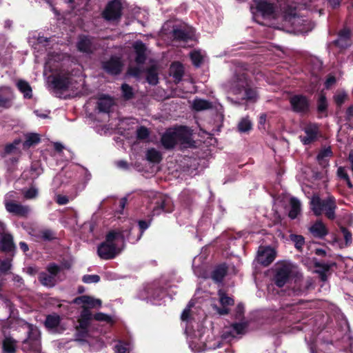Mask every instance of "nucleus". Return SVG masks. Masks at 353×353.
I'll list each match as a JSON object with an SVG mask.
<instances>
[{"instance_id": "nucleus-1", "label": "nucleus", "mask_w": 353, "mask_h": 353, "mask_svg": "<svg viewBox=\"0 0 353 353\" xmlns=\"http://www.w3.org/2000/svg\"><path fill=\"white\" fill-rule=\"evenodd\" d=\"M178 141L189 143L190 137L186 127L181 126L177 129H168L163 133L161 139L162 145L167 150L173 149Z\"/></svg>"}, {"instance_id": "nucleus-2", "label": "nucleus", "mask_w": 353, "mask_h": 353, "mask_svg": "<svg viewBox=\"0 0 353 353\" xmlns=\"http://www.w3.org/2000/svg\"><path fill=\"white\" fill-rule=\"evenodd\" d=\"M28 327L27 337L22 341L21 350L25 353H41V334L34 325L26 322Z\"/></svg>"}, {"instance_id": "nucleus-3", "label": "nucleus", "mask_w": 353, "mask_h": 353, "mask_svg": "<svg viewBox=\"0 0 353 353\" xmlns=\"http://www.w3.org/2000/svg\"><path fill=\"white\" fill-rule=\"evenodd\" d=\"M47 272H41L38 275L39 283L46 288L54 287L62 279L59 277L61 268L55 263H50L46 267Z\"/></svg>"}, {"instance_id": "nucleus-4", "label": "nucleus", "mask_w": 353, "mask_h": 353, "mask_svg": "<svg viewBox=\"0 0 353 353\" xmlns=\"http://www.w3.org/2000/svg\"><path fill=\"white\" fill-rule=\"evenodd\" d=\"M310 208L316 216L325 214L330 220H334L336 217V205L334 200H310Z\"/></svg>"}, {"instance_id": "nucleus-5", "label": "nucleus", "mask_w": 353, "mask_h": 353, "mask_svg": "<svg viewBox=\"0 0 353 353\" xmlns=\"http://www.w3.org/2000/svg\"><path fill=\"white\" fill-rule=\"evenodd\" d=\"M289 102L292 111L295 113L307 114L310 112V99L305 94H294L290 97Z\"/></svg>"}, {"instance_id": "nucleus-6", "label": "nucleus", "mask_w": 353, "mask_h": 353, "mask_svg": "<svg viewBox=\"0 0 353 353\" xmlns=\"http://www.w3.org/2000/svg\"><path fill=\"white\" fill-rule=\"evenodd\" d=\"M122 10L123 6L120 0H111L102 12V17L108 21L119 20L122 16Z\"/></svg>"}, {"instance_id": "nucleus-7", "label": "nucleus", "mask_w": 353, "mask_h": 353, "mask_svg": "<svg viewBox=\"0 0 353 353\" xmlns=\"http://www.w3.org/2000/svg\"><path fill=\"white\" fill-rule=\"evenodd\" d=\"M123 63L121 59L117 56H112L108 60L101 63V68L107 74L117 76L121 73Z\"/></svg>"}, {"instance_id": "nucleus-8", "label": "nucleus", "mask_w": 353, "mask_h": 353, "mask_svg": "<svg viewBox=\"0 0 353 353\" xmlns=\"http://www.w3.org/2000/svg\"><path fill=\"white\" fill-rule=\"evenodd\" d=\"M76 48L79 52L88 55L94 54L97 50L93 38L85 34L79 35Z\"/></svg>"}, {"instance_id": "nucleus-9", "label": "nucleus", "mask_w": 353, "mask_h": 353, "mask_svg": "<svg viewBox=\"0 0 353 353\" xmlns=\"http://www.w3.org/2000/svg\"><path fill=\"white\" fill-rule=\"evenodd\" d=\"M339 228L344 241L340 239L336 234H332L330 243L332 245L337 244L340 248L350 247L353 242L352 233L347 228L342 225H339Z\"/></svg>"}, {"instance_id": "nucleus-10", "label": "nucleus", "mask_w": 353, "mask_h": 353, "mask_svg": "<svg viewBox=\"0 0 353 353\" xmlns=\"http://www.w3.org/2000/svg\"><path fill=\"white\" fill-rule=\"evenodd\" d=\"M120 252L117 244H110L105 241L101 243L97 248V254L101 259H113Z\"/></svg>"}, {"instance_id": "nucleus-11", "label": "nucleus", "mask_w": 353, "mask_h": 353, "mask_svg": "<svg viewBox=\"0 0 353 353\" xmlns=\"http://www.w3.org/2000/svg\"><path fill=\"white\" fill-rule=\"evenodd\" d=\"M336 262L323 263L317 260L314 261V267L316 268L315 272L319 274V279L321 281L325 282L328 276L332 274L333 267H336Z\"/></svg>"}, {"instance_id": "nucleus-12", "label": "nucleus", "mask_w": 353, "mask_h": 353, "mask_svg": "<svg viewBox=\"0 0 353 353\" xmlns=\"http://www.w3.org/2000/svg\"><path fill=\"white\" fill-rule=\"evenodd\" d=\"M17 247L13 240V236L10 233L1 234L0 237V252L8 254L14 256Z\"/></svg>"}, {"instance_id": "nucleus-13", "label": "nucleus", "mask_w": 353, "mask_h": 353, "mask_svg": "<svg viewBox=\"0 0 353 353\" xmlns=\"http://www.w3.org/2000/svg\"><path fill=\"white\" fill-rule=\"evenodd\" d=\"M291 270L287 266L279 267L276 270L273 277L274 284L279 287H283L290 280Z\"/></svg>"}, {"instance_id": "nucleus-14", "label": "nucleus", "mask_w": 353, "mask_h": 353, "mask_svg": "<svg viewBox=\"0 0 353 353\" xmlns=\"http://www.w3.org/2000/svg\"><path fill=\"white\" fill-rule=\"evenodd\" d=\"M5 207L8 212L21 217L26 216L30 212L28 206L17 203L14 202V200H6Z\"/></svg>"}, {"instance_id": "nucleus-15", "label": "nucleus", "mask_w": 353, "mask_h": 353, "mask_svg": "<svg viewBox=\"0 0 353 353\" xmlns=\"http://www.w3.org/2000/svg\"><path fill=\"white\" fill-rule=\"evenodd\" d=\"M276 257L275 251L270 247H260L258 252V261L263 266H268L271 264Z\"/></svg>"}, {"instance_id": "nucleus-16", "label": "nucleus", "mask_w": 353, "mask_h": 353, "mask_svg": "<svg viewBox=\"0 0 353 353\" xmlns=\"http://www.w3.org/2000/svg\"><path fill=\"white\" fill-rule=\"evenodd\" d=\"M14 98L12 89L9 86L0 87V107L8 109Z\"/></svg>"}, {"instance_id": "nucleus-17", "label": "nucleus", "mask_w": 353, "mask_h": 353, "mask_svg": "<svg viewBox=\"0 0 353 353\" xmlns=\"http://www.w3.org/2000/svg\"><path fill=\"white\" fill-rule=\"evenodd\" d=\"M308 230L314 238L319 239H323L329 233L328 228L321 220H316Z\"/></svg>"}, {"instance_id": "nucleus-18", "label": "nucleus", "mask_w": 353, "mask_h": 353, "mask_svg": "<svg viewBox=\"0 0 353 353\" xmlns=\"http://www.w3.org/2000/svg\"><path fill=\"white\" fill-rule=\"evenodd\" d=\"M256 12L263 17H270L275 12V6L273 3L268 0H254Z\"/></svg>"}, {"instance_id": "nucleus-19", "label": "nucleus", "mask_w": 353, "mask_h": 353, "mask_svg": "<svg viewBox=\"0 0 353 353\" xmlns=\"http://www.w3.org/2000/svg\"><path fill=\"white\" fill-rule=\"evenodd\" d=\"M304 132L306 136L301 138V141L304 145H309L317 139L319 127L316 123H310L305 127Z\"/></svg>"}, {"instance_id": "nucleus-20", "label": "nucleus", "mask_w": 353, "mask_h": 353, "mask_svg": "<svg viewBox=\"0 0 353 353\" xmlns=\"http://www.w3.org/2000/svg\"><path fill=\"white\" fill-rule=\"evenodd\" d=\"M228 272V265L226 263L216 265L211 272L210 278L216 284L221 283Z\"/></svg>"}, {"instance_id": "nucleus-21", "label": "nucleus", "mask_w": 353, "mask_h": 353, "mask_svg": "<svg viewBox=\"0 0 353 353\" xmlns=\"http://www.w3.org/2000/svg\"><path fill=\"white\" fill-rule=\"evenodd\" d=\"M97 107L99 112L110 113L114 102L112 97L102 94L97 97Z\"/></svg>"}, {"instance_id": "nucleus-22", "label": "nucleus", "mask_w": 353, "mask_h": 353, "mask_svg": "<svg viewBox=\"0 0 353 353\" xmlns=\"http://www.w3.org/2000/svg\"><path fill=\"white\" fill-rule=\"evenodd\" d=\"M72 302L77 305L83 304V305L88 307V310L91 308L100 307L102 305V301L100 299H94L88 295L77 296L74 299Z\"/></svg>"}, {"instance_id": "nucleus-23", "label": "nucleus", "mask_w": 353, "mask_h": 353, "mask_svg": "<svg viewBox=\"0 0 353 353\" xmlns=\"http://www.w3.org/2000/svg\"><path fill=\"white\" fill-rule=\"evenodd\" d=\"M92 318V314L90 310H88V307L85 305H82V310L78 319L79 324L77 326L81 330H88Z\"/></svg>"}, {"instance_id": "nucleus-24", "label": "nucleus", "mask_w": 353, "mask_h": 353, "mask_svg": "<svg viewBox=\"0 0 353 353\" xmlns=\"http://www.w3.org/2000/svg\"><path fill=\"white\" fill-rule=\"evenodd\" d=\"M133 48L134 50L136 57L135 61L137 64H143L147 59L146 46L141 41H137L134 43Z\"/></svg>"}, {"instance_id": "nucleus-25", "label": "nucleus", "mask_w": 353, "mask_h": 353, "mask_svg": "<svg viewBox=\"0 0 353 353\" xmlns=\"http://www.w3.org/2000/svg\"><path fill=\"white\" fill-rule=\"evenodd\" d=\"M311 283L309 281L296 280L294 286L289 290L288 294L301 296L307 291Z\"/></svg>"}, {"instance_id": "nucleus-26", "label": "nucleus", "mask_w": 353, "mask_h": 353, "mask_svg": "<svg viewBox=\"0 0 353 353\" xmlns=\"http://www.w3.org/2000/svg\"><path fill=\"white\" fill-rule=\"evenodd\" d=\"M52 84L54 90L65 91L70 87V78L65 75L56 76L53 78Z\"/></svg>"}, {"instance_id": "nucleus-27", "label": "nucleus", "mask_w": 353, "mask_h": 353, "mask_svg": "<svg viewBox=\"0 0 353 353\" xmlns=\"http://www.w3.org/2000/svg\"><path fill=\"white\" fill-rule=\"evenodd\" d=\"M316 111L319 114V118L327 116L328 103L327 98L323 93H321L318 97L316 101Z\"/></svg>"}, {"instance_id": "nucleus-28", "label": "nucleus", "mask_w": 353, "mask_h": 353, "mask_svg": "<svg viewBox=\"0 0 353 353\" xmlns=\"http://www.w3.org/2000/svg\"><path fill=\"white\" fill-rule=\"evenodd\" d=\"M170 74L172 76L175 83H179L184 75V68L179 61L174 62L170 65Z\"/></svg>"}, {"instance_id": "nucleus-29", "label": "nucleus", "mask_w": 353, "mask_h": 353, "mask_svg": "<svg viewBox=\"0 0 353 353\" xmlns=\"http://www.w3.org/2000/svg\"><path fill=\"white\" fill-rule=\"evenodd\" d=\"M174 210L172 200H161L157 203V206L152 210L153 216L159 215L161 212H172Z\"/></svg>"}, {"instance_id": "nucleus-30", "label": "nucleus", "mask_w": 353, "mask_h": 353, "mask_svg": "<svg viewBox=\"0 0 353 353\" xmlns=\"http://www.w3.org/2000/svg\"><path fill=\"white\" fill-rule=\"evenodd\" d=\"M338 39L334 43L336 46L345 48L348 46L347 42L351 38V31L349 28H344L339 32Z\"/></svg>"}, {"instance_id": "nucleus-31", "label": "nucleus", "mask_w": 353, "mask_h": 353, "mask_svg": "<svg viewBox=\"0 0 353 353\" xmlns=\"http://www.w3.org/2000/svg\"><path fill=\"white\" fill-rule=\"evenodd\" d=\"M121 241L124 243L125 236L123 232L121 230H112L109 231L105 235V241L110 244H116L115 241Z\"/></svg>"}, {"instance_id": "nucleus-32", "label": "nucleus", "mask_w": 353, "mask_h": 353, "mask_svg": "<svg viewBox=\"0 0 353 353\" xmlns=\"http://www.w3.org/2000/svg\"><path fill=\"white\" fill-rule=\"evenodd\" d=\"M17 341L11 336H5L2 341V353H16Z\"/></svg>"}, {"instance_id": "nucleus-33", "label": "nucleus", "mask_w": 353, "mask_h": 353, "mask_svg": "<svg viewBox=\"0 0 353 353\" xmlns=\"http://www.w3.org/2000/svg\"><path fill=\"white\" fill-rule=\"evenodd\" d=\"M41 142L40 135L37 133L30 132L25 134V141L23 143V149L26 150Z\"/></svg>"}, {"instance_id": "nucleus-34", "label": "nucleus", "mask_w": 353, "mask_h": 353, "mask_svg": "<svg viewBox=\"0 0 353 353\" xmlns=\"http://www.w3.org/2000/svg\"><path fill=\"white\" fill-rule=\"evenodd\" d=\"M302 211L300 200H290V210L288 217L290 219H295L301 214Z\"/></svg>"}, {"instance_id": "nucleus-35", "label": "nucleus", "mask_w": 353, "mask_h": 353, "mask_svg": "<svg viewBox=\"0 0 353 353\" xmlns=\"http://www.w3.org/2000/svg\"><path fill=\"white\" fill-rule=\"evenodd\" d=\"M17 87L23 94L24 98L31 99L32 97V90L28 81L20 79L17 83Z\"/></svg>"}, {"instance_id": "nucleus-36", "label": "nucleus", "mask_w": 353, "mask_h": 353, "mask_svg": "<svg viewBox=\"0 0 353 353\" xmlns=\"http://www.w3.org/2000/svg\"><path fill=\"white\" fill-rule=\"evenodd\" d=\"M173 39L178 41L187 42L191 39L189 32L182 28H174L172 30Z\"/></svg>"}, {"instance_id": "nucleus-37", "label": "nucleus", "mask_w": 353, "mask_h": 353, "mask_svg": "<svg viewBox=\"0 0 353 353\" xmlns=\"http://www.w3.org/2000/svg\"><path fill=\"white\" fill-rule=\"evenodd\" d=\"M192 109L196 112L206 110L212 108L210 101L202 99H195L192 103Z\"/></svg>"}, {"instance_id": "nucleus-38", "label": "nucleus", "mask_w": 353, "mask_h": 353, "mask_svg": "<svg viewBox=\"0 0 353 353\" xmlns=\"http://www.w3.org/2000/svg\"><path fill=\"white\" fill-rule=\"evenodd\" d=\"M146 81L149 84L153 85L159 83L157 68L155 65H152L146 69Z\"/></svg>"}, {"instance_id": "nucleus-39", "label": "nucleus", "mask_w": 353, "mask_h": 353, "mask_svg": "<svg viewBox=\"0 0 353 353\" xmlns=\"http://www.w3.org/2000/svg\"><path fill=\"white\" fill-rule=\"evenodd\" d=\"M43 172V169L41 166V163L39 161H35L32 162L29 172L30 177L32 179H37Z\"/></svg>"}, {"instance_id": "nucleus-40", "label": "nucleus", "mask_w": 353, "mask_h": 353, "mask_svg": "<svg viewBox=\"0 0 353 353\" xmlns=\"http://www.w3.org/2000/svg\"><path fill=\"white\" fill-rule=\"evenodd\" d=\"M146 159L150 163H159L162 160V154L155 148H150L147 150Z\"/></svg>"}, {"instance_id": "nucleus-41", "label": "nucleus", "mask_w": 353, "mask_h": 353, "mask_svg": "<svg viewBox=\"0 0 353 353\" xmlns=\"http://www.w3.org/2000/svg\"><path fill=\"white\" fill-rule=\"evenodd\" d=\"M290 239L294 243L295 248L298 251L301 252L305 244L304 236L301 234H291Z\"/></svg>"}, {"instance_id": "nucleus-42", "label": "nucleus", "mask_w": 353, "mask_h": 353, "mask_svg": "<svg viewBox=\"0 0 353 353\" xmlns=\"http://www.w3.org/2000/svg\"><path fill=\"white\" fill-rule=\"evenodd\" d=\"M252 129V123L248 117L242 118L238 124V130L246 133Z\"/></svg>"}, {"instance_id": "nucleus-43", "label": "nucleus", "mask_w": 353, "mask_h": 353, "mask_svg": "<svg viewBox=\"0 0 353 353\" xmlns=\"http://www.w3.org/2000/svg\"><path fill=\"white\" fill-rule=\"evenodd\" d=\"M56 239V233L52 230L41 229L40 241H52Z\"/></svg>"}, {"instance_id": "nucleus-44", "label": "nucleus", "mask_w": 353, "mask_h": 353, "mask_svg": "<svg viewBox=\"0 0 353 353\" xmlns=\"http://www.w3.org/2000/svg\"><path fill=\"white\" fill-rule=\"evenodd\" d=\"M218 294L219 296V301L222 306L227 307L230 305H233L234 304V301L232 298L228 296L224 292L221 290H219Z\"/></svg>"}, {"instance_id": "nucleus-45", "label": "nucleus", "mask_w": 353, "mask_h": 353, "mask_svg": "<svg viewBox=\"0 0 353 353\" xmlns=\"http://www.w3.org/2000/svg\"><path fill=\"white\" fill-rule=\"evenodd\" d=\"M60 323V318L59 316L48 315L45 321V325L48 328H55Z\"/></svg>"}, {"instance_id": "nucleus-46", "label": "nucleus", "mask_w": 353, "mask_h": 353, "mask_svg": "<svg viewBox=\"0 0 353 353\" xmlns=\"http://www.w3.org/2000/svg\"><path fill=\"white\" fill-rule=\"evenodd\" d=\"M12 259L6 258L0 261V273L3 274H8L12 268Z\"/></svg>"}, {"instance_id": "nucleus-47", "label": "nucleus", "mask_w": 353, "mask_h": 353, "mask_svg": "<svg viewBox=\"0 0 353 353\" xmlns=\"http://www.w3.org/2000/svg\"><path fill=\"white\" fill-rule=\"evenodd\" d=\"M92 317L97 321L106 322L110 325H113L114 323V321L111 316L101 312L95 313Z\"/></svg>"}, {"instance_id": "nucleus-48", "label": "nucleus", "mask_w": 353, "mask_h": 353, "mask_svg": "<svg viewBox=\"0 0 353 353\" xmlns=\"http://www.w3.org/2000/svg\"><path fill=\"white\" fill-rule=\"evenodd\" d=\"M257 99L258 94L255 89L249 87L245 88V97L243 99L250 102H256Z\"/></svg>"}, {"instance_id": "nucleus-49", "label": "nucleus", "mask_w": 353, "mask_h": 353, "mask_svg": "<svg viewBox=\"0 0 353 353\" xmlns=\"http://www.w3.org/2000/svg\"><path fill=\"white\" fill-rule=\"evenodd\" d=\"M231 326L236 334H243L245 332V330L249 326V323L248 321L234 323H232Z\"/></svg>"}, {"instance_id": "nucleus-50", "label": "nucleus", "mask_w": 353, "mask_h": 353, "mask_svg": "<svg viewBox=\"0 0 353 353\" xmlns=\"http://www.w3.org/2000/svg\"><path fill=\"white\" fill-rule=\"evenodd\" d=\"M121 90L122 92V95L125 100H130L134 97L132 88L130 85L127 83H123L121 85Z\"/></svg>"}, {"instance_id": "nucleus-51", "label": "nucleus", "mask_w": 353, "mask_h": 353, "mask_svg": "<svg viewBox=\"0 0 353 353\" xmlns=\"http://www.w3.org/2000/svg\"><path fill=\"white\" fill-rule=\"evenodd\" d=\"M24 199H34L38 196V189L34 185L22 190Z\"/></svg>"}, {"instance_id": "nucleus-52", "label": "nucleus", "mask_w": 353, "mask_h": 353, "mask_svg": "<svg viewBox=\"0 0 353 353\" xmlns=\"http://www.w3.org/2000/svg\"><path fill=\"white\" fill-rule=\"evenodd\" d=\"M190 57L192 62V64L195 67L198 68V67L201 66V65L203 62V56L201 55V54L199 51H193V52H190Z\"/></svg>"}, {"instance_id": "nucleus-53", "label": "nucleus", "mask_w": 353, "mask_h": 353, "mask_svg": "<svg viewBox=\"0 0 353 353\" xmlns=\"http://www.w3.org/2000/svg\"><path fill=\"white\" fill-rule=\"evenodd\" d=\"M151 222H152V218L150 220H148V221H146V220H139L138 221L137 223H138V226H139L140 234H139L138 238L136 240L137 241L141 238V236L143 234L144 232L151 225Z\"/></svg>"}, {"instance_id": "nucleus-54", "label": "nucleus", "mask_w": 353, "mask_h": 353, "mask_svg": "<svg viewBox=\"0 0 353 353\" xmlns=\"http://www.w3.org/2000/svg\"><path fill=\"white\" fill-rule=\"evenodd\" d=\"M150 136L149 130L145 126H140L137 130V139L138 140H145Z\"/></svg>"}, {"instance_id": "nucleus-55", "label": "nucleus", "mask_w": 353, "mask_h": 353, "mask_svg": "<svg viewBox=\"0 0 353 353\" xmlns=\"http://www.w3.org/2000/svg\"><path fill=\"white\" fill-rule=\"evenodd\" d=\"M100 276L97 274H85L82 277L85 283H97L100 281Z\"/></svg>"}, {"instance_id": "nucleus-56", "label": "nucleus", "mask_w": 353, "mask_h": 353, "mask_svg": "<svg viewBox=\"0 0 353 353\" xmlns=\"http://www.w3.org/2000/svg\"><path fill=\"white\" fill-rule=\"evenodd\" d=\"M333 156V152L330 147L322 149L319 151L316 156V159L330 158Z\"/></svg>"}, {"instance_id": "nucleus-57", "label": "nucleus", "mask_w": 353, "mask_h": 353, "mask_svg": "<svg viewBox=\"0 0 353 353\" xmlns=\"http://www.w3.org/2000/svg\"><path fill=\"white\" fill-rule=\"evenodd\" d=\"M41 229L37 228H30L28 234L34 239L37 242H40Z\"/></svg>"}, {"instance_id": "nucleus-58", "label": "nucleus", "mask_w": 353, "mask_h": 353, "mask_svg": "<svg viewBox=\"0 0 353 353\" xmlns=\"http://www.w3.org/2000/svg\"><path fill=\"white\" fill-rule=\"evenodd\" d=\"M347 96L345 93H339L334 97L336 104L339 106L341 105L347 99Z\"/></svg>"}, {"instance_id": "nucleus-59", "label": "nucleus", "mask_w": 353, "mask_h": 353, "mask_svg": "<svg viewBox=\"0 0 353 353\" xmlns=\"http://www.w3.org/2000/svg\"><path fill=\"white\" fill-rule=\"evenodd\" d=\"M192 304H189L188 306L182 312L181 319L183 321H188L190 316L191 307Z\"/></svg>"}, {"instance_id": "nucleus-60", "label": "nucleus", "mask_w": 353, "mask_h": 353, "mask_svg": "<svg viewBox=\"0 0 353 353\" xmlns=\"http://www.w3.org/2000/svg\"><path fill=\"white\" fill-rule=\"evenodd\" d=\"M337 176L343 181L347 180L350 177L344 167L340 166L337 170Z\"/></svg>"}, {"instance_id": "nucleus-61", "label": "nucleus", "mask_w": 353, "mask_h": 353, "mask_svg": "<svg viewBox=\"0 0 353 353\" xmlns=\"http://www.w3.org/2000/svg\"><path fill=\"white\" fill-rule=\"evenodd\" d=\"M244 314V306L243 304L239 303L236 307L235 318L236 319H241Z\"/></svg>"}, {"instance_id": "nucleus-62", "label": "nucleus", "mask_w": 353, "mask_h": 353, "mask_svg": "<svg viewBox=\"0 0 353 353\" xmlns=\"http://www.w3.org/2000/svg\"><path fill=\"white\" fill-rule=\"evenodd\" d=\"M17 148H15L13 145V144H12L11 143H8V144H6L4 148V154H10L12 153H14L17 151Z\"/></svg>"}, {"instance_id": "nucleus-63", "label": "nucleus", "mask_w": 353, "mask_h": 353, "mask_svg": "<svg viewBox=\"0 0 353 353\" xmlns=\"http://www.w3.org/2000/svg\"><path fill=\"white\" fill-rule=\"evenodd\" d=\"M10 57H7L6 55L0 52V68H3L10 63Z\"/></svg>"}, {"instance_id": "nucleus-64", "label": "nucleus", "mask_w": 353, "mask_h": 353, "mask_svg": "<svg viewBox=\"0 0 353 353\" xmlns=\"http://www.w3.org/2000/svg\"><path fill=\"white\" fill-rule=\"evenodd\" d=\"M336 81V77L334 76H329L325 82V86L326 88H330L332 85H333Z\"/></svg>"}]
</instances>
